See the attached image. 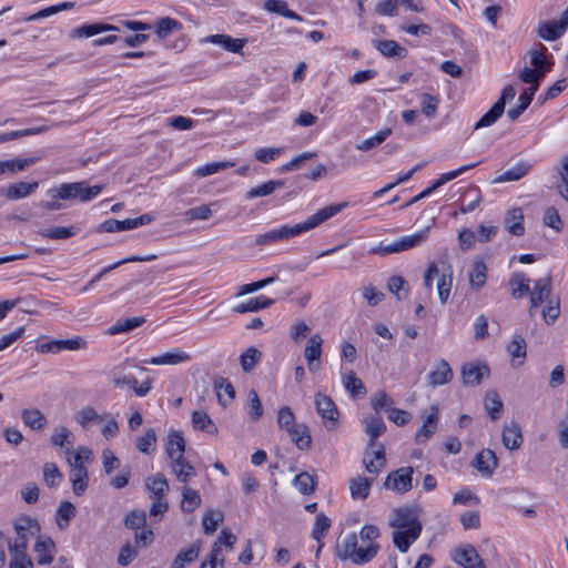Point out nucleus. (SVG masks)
Returning a JSON list of instances; mask_svg holds the SVG:
<instances>
[{
  "label": "nucleus",
  "mask_w": 568,
  "mask_h": 568,
  "mask_svg": "<svg viewBox=\"0 0 568 568\" xmlns=\"http://www.w3.org/2000/svg\"><path fill=\"white\" fill-rule=\"evenodd\" d=\"M381 536L379 528L375 525H365L358 536L351 532L337 541L335 554L342 561L354 565H365L372 561L378 554L381 546L376 539Z\"/></svg>",
  "instance_id": "1"
},
{
  "label": "nucleus",
  "mask_w": 568,
  "mask_h": 568,
  "mask_svg": "<svg viewBox=\"0 0 568 568\" xmlns=\"http://www.w3.org/2000/svg\"><path fill=\"white\" fill-rule=\"evenodd\" d=\"M346 202L338 204H331L318 210L313 215L308 216L304 222L294 224V225H282L278 229L271 230L264 234L258 235L255 239L256 245H266L273 242L288 240L291 237L297 236L304 232L311 231L333 217L337 213H339L345 206Z\"/></svg>",
  "instance_id": "2"
},
{
  "label": "nucleus",
  "mask_w": 568,
  "mask_h": 568,
  "mask_svg": "<svg viewBox=\"0 0 568 568\" xmlns=\"http://www.w3.org/2000/svg\"><path fill=\"white\" fill-rule=\"evenodd\" d=\"M31 529L40 531V525L37 519L29 516H22L16 521L14 530L18 538L13 544L8 541L9 552L12 557L9 565L10 568H33V562L27 555L29 541L28 531H31Z\"/></svg>",
  "instance_id": "3"
},
{
  "label": "nucleus",
  "mask_w": 568,
  "mask_h": 568,
  "mask_svg": "<svg viewBox=\"0 0 568 568\" xmlns=\"http://www.w3.org/2000/svg\"><path fill=\"white\" fill-rule=\"evenodd\" d=\"M103 190V185L87 186L84 181L61 183L49 191L52 199L73 200L79 199L81 202L93 200Z\"/></svg>",
  "instance_id": "4"
},
{
  "label": "nucleus",
  "mask_w": 568,
  "mask_h": 568,
  "mask_svg": "<svg viewBox=\"0 0 568 568\" xmlns=\"http://www.w3.org/2000/svg\"><path fill=\"white\" fill-rule=\"evenodd\" d=\"M427 232H428V227L418 233L403 236V237L398 239L397 241H395L394 243L388 244V245H383L381 243L379 245L372 247L369 250V253L377 254V255H388V254H393V253H399L403 251H407L409 248H413V247L419 245L422 242H424L427 237Z\"/></svg>",
  "instance_id": "5"
},
{
  "label": "nucleus",
  "mask_w": 568,
  "mask_h": 568,
  "mask_svg": "<svg viewBox=\"0 0 568 568\" xmlns=\"http://www.w3.org/2000/svg\"><path fill=\"white\" fill-rule=\"evenodd\" d=\"M314 404L325 427L328 430L335 429L337 427L339 412L334 400L329 396L318 392L314 396Z\"/></svg>",
  "instance_id": "6"
},
{
  "label": "nucleus",
  "mask_w": 568,
  "mask_h": 568,
  "mask_svg": "<svg viewBox=\"0 0 568 568\" xmlns=\"http://www.w3.org/2000/svg\"><path fill=\"white\" fill-rule=\"evenodd\" d=\"M413 467H402L389 473L384 481L386 489L394 490L398 494H405L413 487Z\"/></svg>",
  "instance_id": "7"
},
{
  "label": "nucleus",
  "mask_w": 568,
  "mask_h": 568,
  "mask_svg": "<svg viewBox=\"0 0 568 568\" xmlns=\"http://www.w3.org/2000/svg\"><path fill=\"white\" fill-rule=\"evenodd\" d=\"M419 521V513L417 507L405 506L394 509L392 518L389 519V526L395 529H403L407 527H414Z\"/></svg>",
  "instance_id": "8"
},
{
  "label": "nucleus",
  "mask_w": 568,
  "mask_h": 568,
  "mask_svg": "<svg viewBox=\"0 0 568 568\" xmlns=\"http://www.w3.org/2000/svg\"><path fill=\"white\" fill-rule=\"evenodd\" d=\"M153 221V216L150 214H143L138 217L126 219L119 221L115 219H109L101 224V229L108 233H114L120 231L133 230L139 226L149 224Z\"/></svg>",
  "instance_id": "9"
},
{
  "label": "nucleus",
  "mask_w": 568,
  "mask_h": 568,
  "mask_svg": "<svg viewBox=\"0 0 568 568\" xmlns=\"http://www.w3.org/2000/svg\"><path fill=\"white\" fill-rule=\"evenodd\" d=\"M422 530V524H416L414 527L396 529L392 536L395 547L400 552H406L410 545L419 538Z\"/></svg>",
  "instance_id": "10"
},
{
  "label": "nucleus",
  "mask_w": 568,
  "mask_h": 568,
  "mask_svg": "<svg viewBox=\"0 0 568 568\" xmlns=\"http://www.w3.org/2000/svg\"><path fill=\"white\" fill-rule=\"evenodd\" d=\"M471 466L484 477H490L498 466V458L491 449L486 448L475 456Z\"/></svg>",
  "instance_id": "11"
},
{
  "label": "nucleus",
  "mask_w": 568,
  "mask_h": 568,
  "mask_svg": "<svg viewBox=\"0 0 568 568\" xmlns=\"http://www.w3.org/2000/svg\"><path fill=\"white\" fill-rule=\"evenodd\" d=\"M489 367L486 364L468 363L462 367V378L466 386L479 385L485 376H489Z\"/></svg>",
  "instance_id": "12"
},
{
  "label": "nucleus",
  "mask_w": 568,
  "mask_h": 568,
  "mask_svg": "<svg viewBox=\"0 0 568 568\" xmlns=\"http://www.w3.org/2000/svg\"><path fill=\"white\" fill-rule=\"evenodd\" d=\"M442 268L439 270V278L437 281V294L442 304H445L449 297L453 285V271L452 266L444 261H440Z\"/></svg>",
  "instance_id": "13"
},
{
  "label": "nucleus",
  "mask_w": 568,
  "mask_h": 568,
  "mask_svg": "<svg viewBox=\"0 0 568 568\" xmlns=\"http://www.w3.org/2000/svg\"><path fill=\"white\" fill-rule=\"evenodd\" d=\"M453 371L446 359H440L436 367L427 375L428 385L432 387L448 384L453 379Z\"/></svg>",
  "instance_id": "14"
},
{
  "label": "nucleus",
  "mask_w": 568,
  "mask_h": 568,
  "mask_svg": "<svg viewBox=\"0 0 568 568\" xmlns=\"http://www.w3.org/2000/svg\"><path fill=\"white\" fill-rule=\"evenodd\" d=\"M152 382V378L146 377V379L139 385L138 379L132 375H119L112 379L114 386L120 387L126 385L131 387L139 397L145 396L151 390Z\"/></svg>",
  "instance_id": "15"
},
{
  "label": "nucleus",
  "mask_w": 568,
  "mask_h": 568,
  "mask_svg": "<svg viewBox=\"0 0 568 568\" xmlns=\"http://www.w3.org/2000/svg\"><path fill=\"white\" fill-rule=\"evenodd\" d=\"M479 554L470 544L462 545L452 550L450 558L459 566L468 568L479 560Z\"/></svg>",
  "instance_id": "16"
},
{
  "label": "nucleus",
  "mask_w": 568,
  "mask_h": 568,
  "mask_svg": "<svg viewBox=\"0 0 568 568\" xmlns=\"http://www.w3.org/2000/svg\"><path fill=\"white\" fill-rule=\"evenodd\" d=\"M39 187V182H18L10 184L1 191V194L9 201H17L29 196Z\"/></svg>",
  "instance_id": "17"
},
{
  "label": "nucleus",
  "mask_w": 568,
  "mask_h": 568,
  "mask_svg": "<svg viewBox=\"0 0 568 568\" xmlns=\"http://www.w3.org/2000/svg\"><path fill=\"white\" fill-rule=\"evenodd\" d=\"M202 42L221 45L224 50L239 53L245 45V39H234L227 34H211L202 39Z\"/></svg>",
  "instance_id": "18"
},
{
  "label": "nucleus",
  "mask_w": 568,
  "mask_h": 568,
  "mask_svg": "<svg viewBox=\"0 0 568 568\" xmlns=\"http://www.w3.org/2000/svg\"><path fill=\"white\" fill-rule=\"evenodd\" d=\"M374 448L376 449L372 452L366 450L363 462L368 473L378 474L386 463L385 448L382 444H376ZM367 449L369 448L367 447Z\"/></svg>",
  "instance_id": "19"
},
{
  "label": "nucleus",
  "mask_w": 568,
  "mask_h": 568,
  "mask_svg": "<svg viewBox=\"0 0 568 568\" xmlns=\"http://www.w3.org/2000/svg\"><path fill=\"white\" fill-rule=\"evenodd\" d=\"M191 359V356L180 349H174L172 352H166L159 356H153L149 359L143 361L144 364L150 365H178L181 363H185Z\"/></svg>",
  "instance_id": "20"
},
{
  "label": "nucleus",
  "mask_w": 568,
  "mask_h": 568,
  "mask_svg": "<svg viewBox=\"0 0 568 568\" xmlns=\"http://www.w3.org/2000/svg\"><path fill=\"white\" fill-rule=\"evenodd\" d=\"M171 468L176 479L185 485L196 475L194 467L184 456H176V458L171 459Z\"/></svg>",
  "instance_id": "21"
},
{
  "label": "nucleus",
  "mask_w": 568,
  "mask_h": 568,
  "mask_svg": "<svg viewBox=\"0 0 568 568\" xmlns=\"http://www.w3.org/2000/svg\"><path fill=\"white\" fill-rule=\"evenodd\" d=\"M33 550L38 554L37 562L38 565H49L53 560V552L55 550L54 541L47 537L44 539L39 538Z\"/></svg>",
  "instance_id": "22"
},
{
  "label": "nucleus",
  "mask_w": 568,
  "mask_h": 568,
  "mask_svg": "<svg viewBox=\"0 0 568 568\" xmlns=\"http://www.w3.org/2000/svg\"><path fill=\"white\" fill-rule=\"evenodd\" d=\"M551 293V278L545 277L536 281L530 295V311L538 307Z\"/></svg>",
  "instance_id": "23"
},
{
  "label": "nucleus",
  "mask_w": 568,
  "mask_h": 568,
  "mask_svg": "<svg viewBox=\"0 0 568 568\" xmlns=\"http://www.w3.org/2000/svg\"><path fill=\"white\" fill-rule=\"evenodd\" d=\"M365 433L368 435V448L376 446V439L386 432V425L382 417L372 416L364 419Z\"/></svg>",
  "instance_id": "24"
},
{
  "label": "nucleus",
  "mask_w": 568,
  "mask_h": 568,
  "mask_svg": "<svg viewBox=\"0 0 568 568\" xmlns=\"http://www.w3.org/2000/svg\"><path fill=\"white\" fill-rule=\"evenodd\" d=\"M182 23L171 17H161L154 23V32L159 40H165L171 33L182 30Z\"/></svg>",
  "instance_id": "25"
},
{
  "label": "nucleus",
  "mask_w": 568,
  "mask_h": 568,
  "mask_svg": "<svg viewBox=\"0 0 568 568\" xmlns=\"http://www.w3.org/2000/svg\"><path fill=\"white\" fill-rule=\"evenodd\" d=\"M501 440L507 449H518L523 444V435L519 425L515 422L505 425Z\"/></svg>",
  "instance_id": "26"
},
{
  "label": "nucleus",
  "mask_w": 568,
  "mask_h": 568,
  "mask_svg": "<svg viewBox=\"0 0 568 568\" xmlns=\"http://www.w3.org/2000/svg\"><path fill=\"white\" fill-rule=\"evenodd\" d=\"M438 420V408L436 405L430 406V413L417 430L416 442L424 443L430 438V436L435 433Z\"/></svg>",
  "instance_id": "27"
},
{
  "label": "nucleus",
  "mask_w": 568,
  "mask_h": 568,
  "mask_svg": "<svg viewBox=\"0 0 568 568\" xmlns=\"http://www.w3.org/2000/svg\"><path fill=\"white\" fill-rule=\"evenodd\" d=\"M287 433L291 437V440L295 444V446L298 449L305 450L311 447L312 437L307 425L296 424L295 426L290 428Z\"/></svg>",
  "instance_id": "28"
},
{
  "label": "nucleus",
  "mask_w": 568,
  "mask_h": 568,
  "mask_svg": "<svg viewBox=\"0 0 568 568\" xmlns=\"http://www.w3.org/2000/svg\"><path fill=\"white\" fill-rule=\"evenodd\" d=\"M214 388L217 393L219 403L226 407L235 397L233 385L224 377L217 376L213 381Z\"/></svg>",
  "instance_id": "29"
},
{
  "label": "nucleus",
  "mask_w": 568,
  "mask_h": 568,
  "mask_svg": "<svg viewBox=\"0 0 568 568\" xmlns=\"http://www.w3.org/2000/svg\"><path fill=\"white\" fill-rule=\"evenodd\" d=\"M156 258V255L155 254H150V255H145V256H140V255H133V256H130V257H126V258H123V260H120L118 262H115L114 264L112 265H109L106 267H104L99 274H97L83 288H82V292H87L89 291V288L95 283L98 282L103 275H105L106 273H109L110 271L125 264V263H131V262H149V261H153Z\"/></svg>",
  "instance_id": "30"
},
{
  "label": "nucleus",
  "mask_w": 568,
  "mask_h": 568,
  "mask_svg": "<svg viewBox=\"0 0 568 568\" xmlns=\"http://www.w3.org/2000/svg\"><path fill=\"white\" fill-rule=\"evenodd\" d=\"M535 93L536 87L527 88L520 93L518 98V104L507 111V116L510 119V121H516L526 111V109L531 103Z\"/></svg>",
  "instance_id": "31"
},
{
  "label": "nucleus",
  "mask_w": 568,
  "mask_h": 568,
  "mask_svg": "<svg viewBox=\"0 0 568 568\" xmlns=\"http://www.w3.org/2000/svg\"><path fill=\"white\" fill-rule=\"evenodd\" d=\"M263 9L280 14L284 18L292 19L302 22L304 19L296 12L288 9L287 2L284 0H266L263 4Z\"/></svg>",
  "instance_id": "32"
},
{
  "label": "nucleus",
  "mask_w": 568,
  "mask_h": 568,
  "mask_svg": "<svg viewBox=\"0 0 568 568\" xmlns=\"http://www.w3.org/2000/svg\"><path fill=\"white\" fill-rule=\"evenodd\" d=\"M118 28L113 24L106 23H92V24H83L81 27L74 28L71 31V37L73 38H90L95 34L105 31H116Z\"/></svg>",
  "instance_id": "33"
},
{
  "label": "nucleus",
  "mask_w": 568,
  "mask_h": 568,
  "mask_svg": "<svg viewBox=\"0 0 568 568\" xmlns=\"http://www.w3.org/2000/svg\"><path fill=\"white\" fill-rule=\"evenodd\" d=\"M374 47L387 58H405L407 50L394 40H374Z\"/></svg>",
  "instance_id": "34"
},
{
  "label": "nucleus",
  "mask_w": 568,
  "mask_h": 568,
  "mask_svg": "<svg viewBox=\"0 0 568 568\" xmlns=\"http://www.w3.org/2000/svg\"><path fill=\"white\" fill-rule=\"evenodd\" d=\"M165 450L170 459L176 456H183L185 452V440L181 432L173 430L168 435Z\"/></svg>",
  "instance_id": "35"
},
{
  "label": "nucleus",
  "mask_w": 568,
  "mask_h": 568,
  "mask_svg": "<svg viewBox=\"0 0 568 568\" xmlns=\"http://www.w3.org/2000/svg\"><path fill=\"white\" fill-rule=\"evenodd\" d=\"M73 434L67 427L58 426L51 436V444L64 449V453L69 455L73 447Z\"/></svg>",
  "instance_id": "36"
},
{
  "label": "nucleus",
  "mask_w": 568,
  "mask_h": 568,
  "mask_svg": "<svg viewBox=\"0 0 568 568\" xmlns=\"http://www.w3.org/2000/svg\"><path fill=\"white\" fill-rule=\"evenodd\" d=\"M21 418L26 426L33 430H42L47 425V417L41 413L40 409L24 408L21 412Z\"/></svg>",
  "instance_id": "37"
},
{
  "label": "nucleus",
  "mask_w": 568,
  "mask_h": 568,
  "mask_svg": "<svg viewBox=\"0 0 568 568\" xmlns=\"http://www.w3.org/2000/svg\"><path fill=\"white\" fill-rule=\"evenodd\" d=\"M531 165L528 162L519 161L509 170L494 180V183H503L509 181H518L524 178L530 170Z\"/></svg>",
  "instance_id": "38"
},
{
  "label": "nucleus",
  "mask_w": 568,
  "mask_h": 568,
  "mask_svg": "<svg viewBox=\"0 0 568 568\" xmlns=\"http://www.w3.org/2000/svg\"><path fill=\"white\" fill-rule=\"evenodd\" d=\"M74 420L81 426V428L88 429L92 423H101L105 420V416L100 415L92 406H84L74 414Z\"/></svg>",
  "instance_id": "39"
},
{
  "label": "nucleus",
  "mask_w": 568,
  "mask_h": 568,
  "mask_svg": "<svg viewBox=\"0 0 568 568\" xmlns=\"http://www.w3.org/2000/svg\"><path fill=\"white\" fill-rule=\"evenodd\" d=\"M274 304V300L268 298L264 295L257 296L255 298H251L245 303H241L236 305L233 311L239 314L247 313V312H257L260 310L270 307Z\"/></svg>",
  "instance_id": "40"
},
{
  "label": "nucleus",
  "mask_w": 568,
  "mask_h": 568,
  "mask_svg": "<svg viewBox=\"0 0 568 568\" xmlns=\"http://www.w3.org/2000/svg\"><path fill=\"white\" fill-rule=\"evenodd\" d=\"M373 479L357 476L349 480V490L353 499L364 500L369 494Z\"/></svg>",
  "instance_id": "41"
},
{
  "label": "nucleus",
  "mask_w": 568,
  "mask_h": 568,
  "mask_svg": "<svg viewBox=\"0 0 568 568\" xmlns=\"http://www.w3.org/2000/svg\"><path fill=\"white\" fill-rule=\"evenodd\" d=\"M145 323V318L142 316L123 318L116 321L112 326L108 328L109 335H116L128 333Z\"/></svg>",
  "instance_id": "42"
},
{
  "label": "nucleus",
  "mask_w": 568,
  "mask_h": 568,
  "mask_svg": "<svg viewBox=\"0 0 568 568\" xmlns=\"http://www.w3.org/2000/svg\"><path fill=\"white\" fill-rule=\"evenodd\" d=\"M70 480L72 490L77 496H82L88 487V469L85 466H77L71 470Z\"/></svg>",
  "instance_id": "43"
},
{
  "label": "nucleus",
  "mask_w": 568,
  "mask_h": 568,
  "mask_svg": "<svg viewBox=\"0 0 568 568\" xmlns=\"http://www.w3.org/2000/svg\"><path fill=\"white\" fill-rule=\"evenodd\" d=\"M559 26L558 20L544 22L539 24L538 36L546 41H556L566 32V29Z\"/></svg>",
  "instance_id": "44"
},
{
  "label": "nucleus",
  "mask_w": 568,
  "mask_h": 568,
  "mask_svg": "<svg viewBox=\"0 0 568 568\" xmlns=\"http://www.w3.org/2000/svg\"><path fill=\"white\" fill-rule=\"evenodd\" d=\"M201 501L202 499L199 491L187 487L186 485L182 488L181 509L183 513H193L197 507H200Z\"/></svg>",
  "instance_id": "45"
},
{
  "label": "nucleus",
  "mask_w": 568,
  "mask_h": 568,
  "mask_svg": "<svg viewBox=\"0 0 568 568\" xmlns=\"http://www.w3.org/2000/svg\"><path fill=\"white\" fill-rule=\"evenodd\" d=\"M506 230L516 236H520L525 233L524 226V214L520 209H514L509 212L506 221Z\"/></svg>",
  "instance_id": "46"
},
{
  "label": "nucleus",
  "mask_w": 568,
  "mask_h": 568,
  "mask_svg": "<svg viewBox=\"0 0 568 568\" xmlns=\"http://www.w3.org/2000/svg\"><path fill=\"white\" fill-rule=\"evenodd\" d=\"M511 295L514 298H521L529 293V280L523 273H515L509 280Z\"/></svg>",
  "instance_id": "47"
},
{
  "label": "nucleus",
  "mask_w": 568,
  "mask_h": 568,
  "mask_svg": "<svg viewBox=\"0 0 568 568\" xmlns=\"http://www.w3.org/2000/svg\"><path fill=\"white\" fill-rule=\"evenodd\" d=\"M146 488L152 493L151 498H159L169 491V483L163 474H156L148 478Z\"/></svg>",
  "instance_id": "48"
},
{
  "label": "nucleus",
  "mask_w": 568,
  "mask_h": 568,
  "mask_svg": "<svg viewBox=\"0 0 568 568\" xmlns=\"http://www.w3.org/2000/svg\"><path fill=\"white\" fill-rule=\"evenodd\" d=\"M193 428L210 434H216L217 427L212 422L211 417L205 412L195 410L192 413Z\"/></svg>",
  "instance_id": "49"
},
{
  "label": "nucleus",
  "mask_w": 568,
  "mask_h": 568,
  "mask_svg": "<svg viewBox=\"0 0 568 568\" xmlns=\"http://www.w3.org/2000/svg\"><path fill=\"white\" fill-rule=\"evenodd\" d=\"M343 384L345 389L353 396H364L367 390L361 378H358L354 372H349L348 374L343 376Z\"/></svg>",
  "instance_id": "50"
},
{
  "label": "nucleus",
  "mask_w": 568,
  "mask_h": 568,
  "mask_svg": "<svg viewBox=\"0 0 568 568\" xmlns=\"http://www.w3.org/2000/svg\"><path fill=\"white\" fill-rule=\"evenodd\" d=\"M285 184L283 180H271L258 186L252 187L246 192V199H254L260 196H266L272 194L277 187H282Z\"/></svg>",
  "instance_id": "51"
},
{
  "label": "nucleus",
  "mask_w": 568,
  "mask_h": 568,
  "mask_svg": "<svg viewBox=\"0 0 568 568\" xmlns=\"http://www.w3.org/2000/svg\"><path fill=\"white\" fill-rule=\"evenodd\" d=\"M484 406L493 420H496L500 417V412L503 410V402L500 400L497 392L489 390L486 394Z\"/></svg>",
  "instance_id": "52"
},
{
  "label": "nucleus",
  "mask_w": 568,
  "mask_h": 568,
  "mask_svg": "<svg viewBox=\"0 0 568 568\" xmlns=\"http://www.w3.org/2000/svg\"><path fill=\"white\" fill-rule=\"evenodd\" d=\"M79 232L77 226H55L41 231L39 234L50 240H65L74 236Z\"/></svg>",
  "instance_id": "53"
},
{
  "label": "nucleus",
  "mask_w": 568,
  "mask_h": 568,
  "mask_svg": "<svg viewBox=\"0 0 568 568\" xmlns=\"http://www.w3.org/2000/svg\"><path fill=\"white\" fill-rule=\"evenodd\" d=\"M392 134L390 128H384L375 135L365 139L361 143L356 144V149L363 152L369 151L374 148L379 146L389 135Z\"/></svg>",
  "instance_id": "54"
},
{
  "label": "nucleus",
  "mask_w": 568,
  "mask_h": 568,
  "mask_svg": "<svg viewBox=\"0 0 568 568\" xmlns=\"http://www.w3.org/2000/svg\"><path fill=\"white\" fill-rule=\"evenodd\" d=\"M224 519L221 510L210 509L202 519L203 531L205 535H212L217 529L220 523Z\"/></svg>",
  "instance_id": "55"
},
{
  "label": "nucleus",
  "mask_w": 568,
  "mask_h": 568,
  "mask_svg": "<svg viewBox=\"0 0 568 568\" xmlns=\"http://www.w3.org/2000/svg\"><path fill=\"white\" fill-rule=\"evenodd\" d=\"M75 507L70 501H62L57 510V525L60 529L69 526V521L75 516Z\"/></svg>",
  "instance_id": "56"
},
{
  "label": "nucleus",
  "mask_w": 568,
  "mask_h": 568,
  "mask_svg": "<svg viewBox=\"0 0 568 568\" xmlns=\"http://www.w3.org/2000/svg\"><path fill=\"white\" fill-rule=\"evenodd\" d=\"M322 345L323 338L320 334H313L305 346L304 356L306 362H311L313 359H321L322 356Z\"/></svg>",
  "instance_id": "57"
},
{
  "label": "nucleus",
  "mask_w": 568,
  "mask_h": 568,
  "mask_svg": "<svg viewBox=\"0 0 568 568\" xmlns=\"http://www.w3.org/2000/svg\"><path fill=\"white\" fill-rule=\"evenodd\" d=\"M262 359V353L256 347H248L240 356V364L245 373H250Z\"/></svg>",
  "instance_id": "58"
},
{
  "label": "nucleus",
  "mask_w": 568,
  "mask_h": 568,
  "mask_svg": "<svg viewBox=\"0 0 568 568\" xmlns=\"http://www.w3.org/2000/svg\"><path fill=\"white\" fill-rule=\"evenodd\" d=\"M487 267L484 262L477 261L473 265V270L469 273V281L471 288L478 291L485 285Z\"/></svg>",
  "instance_id": "59"
},
{
  "label": "nucleus",
  "mask_w": 568,
  "mask_h": 568,
  "mask_svg": "<svg viewBox=\"0 0 568 568\" xmlns=\"http://www.w3.org/2000/svg\"><path fill=\"white\" fill-rule=\"evenodd\" d=\"M501 103H494V105L477 121L475 130L493 125L504 113Z\"/></svg>",
  "instance_id": "60"
},
{
  "label": "nucleus",
  "mask_w": 568,
  "mask_h": 568,
  "mask_svg": "<svg viewBox=\"0 0 568 568\" xmlns=\"http://www.w3.org/2000/svg\"><path fill=\"white\" fill-rule=\"evenodd\" d=\"M371 404L376 414H379L382 410L388 414L394 408V400L384 390L375 393L371 398Z\"/></svg>",
  "instance_id": "61"
},
{
  "label": "nucleus",
  "mask_w": 568,
  "mask_h": 568,
  "mask_svg": "<svg viewBox=\"0 0 568 568\" xmlns=\"http://www.w3.org/2000/svg\"><path fill=\"white\" fill-rule=\"evenodd\" d=\"M43 480L50 488L57 487L63 479V475L54 463L43 465Z\"/></svg>",
  "instance_id": "62"
},
{
  "label": "nucleus",
  "mask_w": 568,
  "mask_h": 568,
  "mask_svg": "<svg viewBox=\"0 0 568 568\" xmlns=\"http://www.w3.org/2000/svg\"><path fill=\"white\" fill-rule=\"evenodd\" d=\"M293 485L303 495H310L315 490V480L308 473L303 471L293 479Z\"/></svg>",
  "instance_id": "63"
},
{
  "label": "nucleus",
  "mask_w": 568,
  "mask_h": 568,
  "mask_svg": "<svg viewBox=\"0 0 568 568\" xmlns=\"http://www.w3.org/2000/svg\"><path fill=\"white\" fill-rule=\"evenodd\" d=\"M146 514L144 510H132L124 518V526L131 530H140L145 528Z\"/></svg>",
  "instance_id": "64"
}]
</instances>
